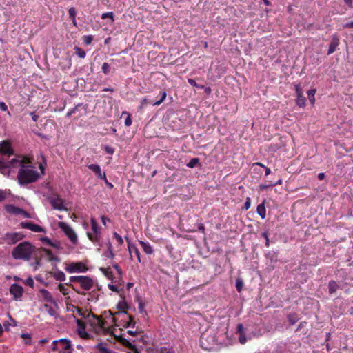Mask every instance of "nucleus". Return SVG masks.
<instances>
[{"label": "nucleus", "mask_w": 353, "mask_h": 353, "mask_svg": "<svg viewBox=\"0 0 353 353\" xmlns=\"http://www.w3.org/2000/svg\"><path fill=\"white\" fill-rule=\"evenodd\" d=\"M256 212L258 213V214L261 217V219H264L266 216V209H265V203H264V201L258 205L257 208H256Z\"/></svg>", "instance_id": "obj_24"}, {"label": "nucleus", "mask_w": 353, "mask_h": 353, "mask_svg": "<svg viewBox=\"0 0 353 353\" xmlns=\"http://www.w3.org/2000/svg\"><path fill=\"white\" fill-rule=\"evenodd\" d=\"M160 93L161 95V99L159 101H157L152 103L154 106L159 105L164 101V100L166 98L167 94L165 91H161Z\"/></svg>", "instance_id": "obj_31"}, {"label": "nucleus", "mask_w": 353, "mask_h": 353, "mask_svg": "<svg viewBox=\"0 0 353 353\" xmlns=\"http://www.w3.org/2000/svg\"><path fill=\"white\" fill-rule=\"evenodd\" d=\"M59 228L65 233L70 241L76 244L77 242V236L74 230L66 223L59 222L58 224Z\"/></svg>", "instance_id": "obj_6"}, {"label": "nucleus", "mask_w": 353, "mask_h": 353, "mask_svg": "<svg viewBox=\"0 0 353 353\" xmlns=\"http://www.w3.org/2000/svg\"><path fill=\"white\" fill-rule=\"evenodd\" d=\"M130 320L125 325V327H134L135 325V321L132 316H129Z\"/></svg>", "instance_id": "obj_45"}, {"label": "nucleus", "mask_w": 353, "mask_h": 353, "mask_svg": "<svg viewBox=\"0 0 353 353\" xmlns=\"http://www.w3.org/2000/svg\"><path fill=\"white\" fill-rule=\"evenodd\" d=\"M75 51V54L80 58L83 59L85 57L86 53L85 52L78 46H75L74 48Z\"/></svg>", "instance_id": "obj_29"}, {"label": "nucleus", "mask_w": 353, "mask_h": 353, "mask_svg": "<svg viewBox=\"0 0 353 353\" xmlns=\"http://www.w3.org/2000/svg\"><path fill=\"white\" fill-rule=\"evenodd\" d=\"M20 161L21 163L17 164V165L21 166L17 174L19 183L21 185H24L37 181L39 177V174L37 171L35 170L32 165H26L23 161Z\"/></svg>", "instance_id": "obj_2"}, {"label": "nucleus", "mask_w": 353, "mask_h": 353, "mask_svg": "<svg viewBox=\"0 0 353 353\" xmlns=\"http://www.w3.org/2000/svg\"><path fill=\"white\" fill-rule=\"evenodd\" d=\"M306 98L304 96L296 97V103L300 108H303L305 105Z\"/></svg>", "instance_id": "obj_27"}, {"label": "nucleus", "mask_w": 353, "mask_h": 353, "mask_svg": "<svg viewBox=\"0 0 353 353\" xmlns=\"http://www.w3.org/2000/svg\"><path fill=\"white\" fill-rule=\"evenodd\" d=\"M114 238L116 239V241H117V243H119V245H121L123 244V238L121 237V235H119L118 233L117 232H114Z\"/></svg>", "instance_id": "obj_42"}, {"label": "nucleus", "mask_w": 353, "mask_h": 353, "mask_svg": "<svg viewBox=\"0 0 353 353\" xmlns=\"http://www.w3.org/2000/svg\"><path fill=\"white\" fill-rule=\"evenodd\" d=\"M352 1L353 0H344L345 4H347L350 8H352Z\"/></svg>", "instance_id": "obj_63"}, {"label": "nucleus", "mask_w": 353, "mask_h": 353, "mask_svg": "<svg viewBox=\"0 0 353 353\" xmlns=\"http://www.w3.org/2000/svg\"><path fill=\"white\" fill-rule=\"evenodd\" d=\"M0 109L3 112L8 111L7 105L3 101H0Z\"/></svg>", "instance_id": "obj_57"}, {"label": "nucleus", "mask_w": 353, "mask_h": 353, "mask_svg": "<svg viewBox=\"0 0 353 353\" xmlns=\"http://www.w3.org/2000/svg\"><path fill=\"white\" fill-rule=\"evenodd\" d=\"M41 240L43 242L46 243V244H48L52 247H56V245L54 244V243L52 242V241L50 239H48V237H43L41 239Z\"/></svg>", "instance_id": "obj_50"}, {"label": "nucleus", "mask_w": 353, "mask_h": 353, "mask_svg": "<svg viewBox=\"0 0 353 353\" xmlns=\"http://www.w3.org/2000/svg\"><path fill=\"white\" fill-rule=\"evenodd\" d=\"M10 292L13 296L14 299H19L23 293V288L21 285L14 283L10 285Z\"/></svg>", "instance_id": "obj_10"}, {"label": "nucleus", "mask_w": 353, "mask_h": 353, "mask_svg": "<svg viewBox=\"0 0 353 353\" xmlns=\"http://www.w3.org/2000/svg\"><path fill=\"white\" fill-rule=\"evenodd\" d=\"M0 154L6 155L13 154V149L9 142L4 141L0 144Z\"/></svg>", "instance_id": "obj_15"}, {"label": "nucleus", "mask_w": 353, "mask_h": 353, "mask_svg": "<svg viewBox=\"0 0 353 353\" xmlns=\"http://www.w3.org/2000/svg\"><path fill=\"white\" fill-rule=\"evenodd\" d=\"M37 248L31 243L23 241L19 243L12 251L15 260L29 261L35 254Z\"/></svg>", "instance_id": "obj_1"}, {"label": "nucleus", "mask_w": 353, "mask_h": 353, "mask_svg": "<svg viewBox=\"0 0 353 353\" xmlns=\"http://www.w3.org/2000/svg\"><path fill=\"white\" fill-rule=\"evenodd\" d=\"M108 288L112 291V292H119V289H118V287L117 285H112V284H108Z\"/></svg>", "instance_id": "obj_55"}, {"label": "nucleus", "mask_w": 353, "mask_h": 353, "mask_svg": "<svg viewBox=\"0 0 353 353\" xmlns=\"http://www.w3.org/2000/svg\"><path fill=\"white\" fill-rule=\"evenodd\" d=\"M88 168L92 170L95 174L97 176L99 179L103 180L105 183H108V180L106 178L105 173H102L101 168L97 164H90L88 165Z\"/></svg>", "instance_id": "obj_14"}, {"label": "nucleus", "mask_w": 353, "mask_h": 353, "mask_svg": "<svg viewBox=\"0 0 353 353\" xmlns=\"http://www.w3.org/2000/svg\"><path fill=\"white\" fill-rule=\"evenodd\" d=\"M243 285V281L240 279H237L236 281V288L239 292H241Z\"/></svg>", "instance_id": "obj_43"}, {"label": "nucleus", "mask_w": 353, "mask_h": 353, "mask_svg": "<svg viewBox=\"0 0 353 353\" xmlns=\"http://www.w3.org/2000/svg\"><path fill=\"white\" fill-rule=\"evenodd\" d=\"M343 28H353V21L345 23L343 25Z\"/></svg>", "instance_id": "obj_58"}, {"label": "nucleus", "mask_w": 353, "mask_h": 353, "mask_svg": "<svg viewBox=\"0 0 353 353\" xmlns=\"http://www.w3.org/2000/svg\"><path fill=\"white\" fill-rule=\"evenodd\" d=\"M83 276H72L70 277V282L78 283L80 284Z\"/></svg>", "instance_id": "obj_39"}, {"label": "nucleus", "mask_w": 353, "mask_h": 353, "mask_svg": "<svg viewBox=\"0 0 353 353\" xmlns=\"http://www.w3.org/2000/svg\"><path fill=\"white\" fill-rule=\"evenodd\" d=\"M82 105V103H79L77 104L74 108H73L72 109H71L68 113H67V117H70L72 114H74L76 112V110H77V108L79 107H81Z\"/></svg>", "instance_id": "obj_44"}, {"label": "nucleus", "mask_w": 353, "mask_h": 353, "mask_svg": "<svg viewBox=\"0 0 353 353\" xmlns=\"http://www.w3.org/2000/svg\"><path fill=\"white\" fill-rule=\"evenodd\" d=\"M104 150L109 154H112L114 152V148L109 145H105L104 147Z\"/></svg>", "instance_id": "obj_48"}, {"label": "nucleus", "mask_w": 353, "mask_h": 353, "mask_svg": "<svg viewBox=\"0 0 353 353\" xmlns=\"http://www.w3.org/2000/svg\"><path fill=\"white\" fill-rule=\"evenodd\" d=\"M13 208L14 210V212L15 213H17V214L21 213L24 216V217L30 218V215L28 212H26V211L23 210L22 209H21L19 208H17V207H13Z\"/></svg>", "instance_id": "obj_33"}, {"label": "nucleus", "mask_w": 353, "mask_h": 353, "mask_svg": "<svg viewBox=\"0 0 353 353\" xmlns=\"http://www.w3.org/2000/svg\"><path fill=\"white\" fill-rule=\"evenodd\" d=\"M199 163V158H192L189 161V163L187 164V166L190 168H193L195 166H196V165H198Z\"/></svg>", "instance_id": "obj_32"}, {"label": "nucleus", "mask_w": 353, "mask_h": 353, "mask_svg": "<svg viewBox=\"0 0 353 353\" xmlns=\"http://www.w3.org/2000/svg\"><path fill=\"white\" fill-rule=\"evenodd\" d=\"M101 69L105 74H108L110 71V66L108 63H103Z\"/></svg>", "instance_id": "obj_38"}, {"label": "nucleus", "mask_w": 353, "mask_h": 353, "mask_svg": "<svg viewBox=\"0 0 353 353\" xmlns=\"http://www.w3.org/2000/svg\"><path fill=\"white\" fill-rule=\"evenodd\" d=\"M115 254L113 252V250L107 251L105 253V256L108 258L113 259Z\"/></svg>", "instance_id": "obj_59"}, {"label": "nucleus", "mask_w": 353, "mask_h": 353, "mask_svg": "<svg viewBox=\"0 0 353 353\" xmlns=\"http://www.w3.org/2000/svg\"><path fill=\"white\" fill-rule=\"evenodd\" d=\"M113 268L117 271V272L119 274H122V271H121V268L117 265V264H114L113 265Z\"/></svg>", "instance_id": "obj_61"}, {"label": "nucleus", "mask_w": 353, "mask_h": 353, "mask_svg": "<svg viewBox=\"0 0 353 353\" xmlns=\"http://www.w3.org/2000/svg\"><path fill=\"white\" fill-rule=\"evenodd\" d=\"M251 202L249 197L247 198L245 203H244V209L248 210L250 208Z\"/></svg>", "instance_id": "obj_56"}, {"label": "nucleus", "mask_w": 353, "mask_h": 353, "mask_svg": "<svg viewBox=\"0 0 353 353\" xmlns=\"http://www.w3.org/2000/svg\"><path fill=\"white\" fill-rule=\"evenodd\" d=\"M76 311L77 312L79 316L84 318V319H88L90 316H92L95 318L97 320V323L99 326L102 327L104 324V322L103 319L97 316V315L94 314L91 312H83L82 310L78 307V308H76Z\"/></svg>", "instance_id": "obj_12"}, {"label": "nucleus", "mask_w": 353, "mask_h": 353, "mask_svg": "<svg viewBox=\"0 0 353 353\" xmlns=\"http://www.w3.org/2000/svg\"><path fill=\"white\" fill-rule=\"evenodd\" d=\"M76 14L77 12L75 8L71 7L68 10V14L74 25H76Z\"/></svg>", "instance_id": "obj_28"}, {"label": "nucleus", "mask_w": 353, "mask_h": 353, "mask_svg": "<svg viewBox=\"0 0 353 353\" xmlns=\"http://www.w3.org/2000/svg\"><path fill=\"white\" fill-rule=\"evenodd\" d=\"M288 318L291 325L295 324L298 321V318L295 314H290Z\"/></svg>", "instance_id": "obj_34"}, {"label": "nucleus", "mask_w": 353, "mask_h": 353, "mask_svg": "<svg viewBox=\"0 0 353 353\" xmlns=\"http://www.w3.org/2000/svg\"><path fill=\"white\" fill-rule=\"evenodd\" d=\"M95 348L101 353H116L114 351L108 349L105 345L102 343L96 345Z\"/></svg>", "instance_id": "obj_25"}, {"label": "nucleus", "mask_w": 353, "mask_h": 353, "mask_svg": "<svg viewBox=\"0 0 353 353\" xmlns=\"http://www.w3.org/2000/svg\"><path fill=\"white\" fill-rule=\"evenodd\" d=\"M125 239L126 241L128 242V248L129 252L130 254V256H132L131 253L133 252L134 254H135L138 261L141 262L140 252H139L138 248H137V246L131 243L128 237L125 236Z\"/></svg>", "instance_id": "obj_18"}, {"label": "nucleus", "mask_w": 353, "mask_h": 353, "mask_svg": "<svg viewBox=\"0 0 353 353\" xmlns=\"http://www.w3.org/2000/svg\"><path fill=\"white\" fill-rule=\"evenodd\" d=\"M236 333L239 334H244V332H243V330H244V327H243V324H238L237 325V327H236Z\"/></svg>", "instance_id": "obj_53"}, {"label": "nucleus", "mask_w": 353, "mask_h": 353, "mask_svg": "<svg viewBox=\"0 0 353 353\" xmlns=\"http://www.w3.org/2000/svg\"><path fill=\"white\" fill-rule=\"evenodd\" d=\"M40 256L41 257H44L48 261L52 262H59L60 259L57 256H54L52 252L46 248H41L40 250Z\"/></svg>", "instance_id": "obj_11"}, {"label": "nucleus", "mask_w": 353, "mask_h": 353, "mask_svg": "<svg viewBox=\"0 0 353 353\" xmlns=\"http://www.w3.org/2000/svg\"><path fill=\"white\" fill-rule=\"evenodd\" d=\"M338 289H342V287L340 286L335 281L332 280L329 282L328 290L330 294L335 293Z\"/></svg>", "instance_id": "obj_19"}, {"label": "nucleus", "mask_w": 353, "mask_h": 353, "mask_svg": "<svg viewBox=\"0 0 353 353\" xmlns=\"http://www.w3.org/2000/svg\"><path fill=\"white\" fill-rule=\"evenodd\" d=\"M152 101L147 98H143L141 101V108H143L148 104H151Z\"/></svg>", "instance_id": "obj_51"}, {"label": "nucleus", "mask_w": 353, "mask_h": 353, "mask_svg": "<svg viewBox=\"0 0 353 353\" xmlns=\"http://www.w3.org/2000/svg\"><path fill=\"white\" fill-rule=\"evenodd\" d=\"M325 177V175L323 172H321L318 174V179L319 180H323Z\"/></svg>", "instance_id": "obj_64"}, {"label": "nucleus", "mask_w": 353, "mask_h": 353, "mask_svg": "<svg viewBox=\"0 0 353 353\" xmlns=\"http://www.w3.org/2000/svg\"><path fill=\"white\" fill-rule=\"evenodd\" d=\"M118 308L121 310H125L126 309H128V305L125 302L123 301V302H119L118 303V305H117Z\"/></svg>", "instance_id": "obj_47"}, {"label": "nucleus", "mask_w": 353, "mask_h": 353, "mask_svg": "<svg viewBox=\"0 0 353 353\" xmlns=\"http://www.w3.org/2000/svg\"><path fill=\"white\" fill-rule=\"evenodd\" d=\"M93 37L92 35H85L83 37V41L86 45H89L92 43Z\"/></svg>", "instance_id": "obj_41"}, {"label": "nucleus", "mask_w": 353, "mask_h": 353, "mask_svg": "<svg viewBox=\"0 0 353 353\" xmlns=\"http://www.w3.org/2000/svg\"><path fill=\"white\" fill-rule=\"evenodd\" d=\"M52 276L57 280L59 281H64L66 279L65 274L59 270H56L52 273Z\"/></svg>", "instance_id": "obj_23"}, {"label": "nucleus", "mask_w": 353, "mask_h": 353, "mask_svg": "<svg viewBox=\"0 0 353 353\" xmlns=\"http://www.w3.org/2000/svg\"><path fill=\"white\" fill-rule=\"evenodd\" d=\"M90 225L92 232H88L87 236L92 242L97 243L100 241L101 235L100 227L99 226L97 221L93 218L90 220Z\"/></svg>", "instance_id": "obj_5"}, {"label": "nucleus", "mask_w": 353, "mask_h": 353, "mask_svg": "<svg viewBox=\"0 0 353 353\" xmlns=\"http://www.w3.org/2000/svg\"><path fill=\"white\" fill-rule=\"evenodd\" d=\"M58 288L63 295L68 294V288L64 284L60 283L58 285Z\"/></svg>", "instance_id": "obj_36"}, {"label": "nucleus", "mask_w": 353, "mask_h": 353, "mask_svg": "<svg viewBox=\"0 0 353 353\" xmlns=\"http://www.w3.org/2000/svg\"><path fill=\"white\" fill-rule=\"evenodd\" d=\"M122 115H126V118L124 122L125 125L127 127L130 126L132 125L131 114L129 112L124 111L122 112Z\"/></svg>", "instance_id": "obj_30"}, {"label": "nucleus", "mask_w": 353, "mask_h": 353, "mask_svg": "<svg viewBox=\"0 0 353 353\" xmlns=\"http://www.w3.org/2000/svg\"><path fill=\"white\" fill-rule=\"evenodd\" d=\"M339 44V37H338L337 34H334L332 37V40L329 45L327 54L330 55V54L334 53L336 51Z\"/></svg>", "instance_id": "obj_17"}, {"label": "nucleus", "mask_w": 353, "mask_h": 353, "mask_svg": "<svg viewBox=\"0 0 353 353\" xmlns=\"http://www.w3.org/2000/svg\"><path fill=\"white\" fill-rule=\"evenodd\" d=\"M80 286L84 290H90L94 286V281L89 276H83Z\"/></svg>", "instance_id": "obj_16"}, {"label": "nucleus", "mask_w": 353, "mask_h": 353, "mask_svg": "<svg viewBox=\"0 0 353 353\" xmlns=\"http://www.w3.org/2000/svg\"><path fill=\"white\" fill-rule=\"evenodd\" d=\"M239 341L241 344H245L247 342V338L245 334H239Z\"/></svg>", "instance_id": "obj_52"}, {"label": "nucleus", "mask_w": 353, "mask_h": 353, "mask_svg": "<svg viewBox=\"0 0 353 353\" xmlns=\"http://www.w3.org/2000/svg\"><path fill=\"white\" fill-rule=\"evenodd\" d=\"M118 341L122 344L125 347L130 349L131 350H133V351H137V348H136V346L133 344H132L128 339H126L124 337H122V336H119V338L118 339Z\"/></svg>", "instance_id": "obj_20"}, {"label": "nucleus", "mask_w": 353, "mask_h": 353, "mask_svg": "<svg viewBox=\"0 0 353 353\" xmlns=\"http://www.w3.org/2000/svg\"><path fill=\"white\" fill-rule=\"evenodd\" d=\"M76 308H78V307L75 306L74 305H73L72 303H67V310L68 312H74L76 311Z\"/></svg>", "instance_id": "obj_49"}, {"label": "nucleus", "mask_w": 353, "mask_h": 353, "mask_svg": "<svg viewBox=\"0 0 353 353\" xmlns=\"http://www.w3.org/2000/svg\"><path fill=\"white\" fill-rule=\"evenodd\" d=\"M139 244L146 254H152L153 253V248L148 243L140 241Z\"/></svg>", "instance_id": "obj_22"}, {"label": "nucleus", "mask_w": 353, "mask_h": 353, "mask_svg": "<svg viewBox=\"0 0 353 353\" xmlns=\"http://www.w3.org/2000/svg\"><path fill=\"white\" fill-rule=\"evenodd\" d=\"M77 324L79 327L82 329L85 328V323L83 321L80 319H77Z\"/></svg>", "instance_id": "obj_60"}, {"label": "nucleus", "mask_w": 353, "mask_h": 353, "mask_svg": "<svg viewBox=\"0 0 353 353\" xmlns=\"http://www.w3.org/2000/svg\"><path fill=\"white\" fill-rule=\"evenodd\" d=\"M70 341L65 339H61L59 341L52 342V351L59 353H65L68 351H72Z\"/></svg>", "instance_id": "obj_4"}, {"label": "nucleus", "mask_w": 353, "mask_h": 353, "mask_svg": "<svg viewBox=\"0 0 353 353\" xmlns=\"http://www.w3.org/2000/svg\"><path fill=\"white\" fill-rule=\"evenodd\" d=\"M65 270L68 273L85 272L88 270V268L82 262H76L66 264Z\"/></svg>", "instance_id": "obj_7"}, {"label": "nucleus", "mask_w": 353, "mask_h": 353, "mask_svg": "<svg viewBox=\"0 0 353 353\" xmlns=\"http://www.w3.org/2000/svg\"><path fill=\"white\" fill-rule=\"evenodd\" d=\"M188 82L190 85H191L193 87H196L197 88H200V89H202L203 88V85H199L196 83V81L193 79H188Z\"/></svg>", "instance_id": "obj_40"}, {"label": "nucleus", "mask_w": 353, "mask_h": 353, "mask_svg": "<svg viewBox=\"0 0 353 353\" xmlns=\"http://www.w3.org/2000/svg\"><path fill=\"white\" fill-rule=\"evenodd\" d=\"M106 18H110L111 19V21L113 22L114 21V13L112 12H108L102 14L101 19H105Z\"/></svg>", "instance_id": "obj_35"}, {"label": "nucleus", "mask_w": 353, "mask_h": 353, "mask_svg": "<svg viewBox=\"0 0 353 353\" xmlns=\"http://www.w3.org/2000/svg\"><path fill=\"white\" fill-rule=\"evenodd\" d=\"M316 92V89H310L307 91V97L309 99L310 103L312 105H314L315 103V94Z\"/></svg>", "instance_id": "obj_26"}, {"label": "nucleus", "mask_w": 353, "mask_h": 353, "mask_svg": "<svg viewBox=\"0 0 353 353\" xmlns=\"http://www.w3.org/2000/svg\"><path fill=\"white\" fill-rule=\"evenodd\" d=\"M305 324H307V323H306V322H305V321L301 322V323L299 324L298 327H297V329H296V332H298V331L301 330V328H302V327H303Z\"/></svg>", "instance_id": "obj_62"}, {"label": "nucleus", "mask_w": 353, "mask_h": 353, "mask_svg": "<svg viewBox=\"0 0 353 353\" xmlns=\"http://www.w3.org/2000/svg\"><path fill=\"white\" fill-rule=\"evenodd\" d=\"M138 309L140 313H144L146 314V312L144 310V303L141 301L139 303Z\"/></svg>", "instance_id": "obj_54"}, {"label": "nucleus", "mask_w": 353, "mask_h": 353, "mask_svg": "<svg viewBox=\"0 0 353 353\" xmlns=\"http://www.w3.org/2000/svg\"><path fill=\"white\" fill-rule=\"evenodd\" d=\"M50 203L54 209L59 211L66 210L67 208L64 206V201L59 196H55L50 199Z\"/></svg>", "instance_id": "obj_9"}, {"label": "nucleus", "mask_w": 353, "mask_h": 353, "mask_svg": "<svg viewBox=\"0 0 353 353\" xmlns=\"http://www.w3.org/2000/svg\"><path fill=\"white\" fill-rule=\"evenodd\" d=\"M20 225L22 228L28 229L34 232H44V229L43 228H41L40 225L33 223L32 222L23 221L20 223Z\"/></svg>", "instance_id": "obj_13"}, {"label": "nucleus", "mask_w": 353, "mask_h": 353, "mask_svg": "<svg viewBox=\"0 0 353 353\" xmlns=\"http://www.w3.org/2000/svg\"><path fill=\"white\" fill-rule=\"evenodd\" d=\"M295 92L296 97L303 96V90L299 84L295 85Z\"/></svg>", "instance_id": "obj_37"}, {"label": "nucleus", "mask_w": 353, "mask_h": 353, "mask_svg": "<svg viewBox=\"0 0 353 353\" xmlns=\"http://www.w3.org/2000/svg\"><path fill=\"white\" fill-rule=\"evenodd\" d=\"M261 236H263L265 239V246L269 247L270 246V240L268 237V234L267 232H264L261 234Z\"/></svg>", "instance_id": "obj_46"}, {"label": "nucleus", "mask_w": 353, "mask_h": 353, "mask_svg": "<svg viewBox=\"0 0 353 353\" xmlns=\"http://www.w3.org/2000/svg\"><path fill=\"white\" fill-rule=\"evenodd\" d=\"M40 293L45 301L50 302L51 303H54V300L49 291L45 289H41L40 290Z\"/></svg>", "instance_id": "obj_21"}, {"label": "nucleus", "mask_w": 353, "mask_h": 353, "mask_svg": "<svg viewBox=\"0 0 353 353\" xmlns=\"http://www.w3.org/2000/svg\"><path fill=\"white\" fill-rule=\"evenodd\" d=\"M23 238L24 235L20 232H7L4 236V240L9 245H13Z\"/></svg>", "instance_id": "obj_8"}, {"label": "nucleus", "mask_w": 353, "mask_h": 353, "mask_svg": "<svg viewBox=\"0 0 353 353\" xmlns=\"http://www.w3.org/2000/svg\"><path fill=\"white\" fill-rule=\"evenodd\" d=\"M10 155H6L3 154H0V172L6 174H8L9 172L8 169L10 167H16L17 164H21V162L13 158L12 160H9V157Z\"/></svg>", "instance_id": "obj_3"}]
</instances>
